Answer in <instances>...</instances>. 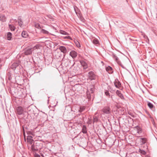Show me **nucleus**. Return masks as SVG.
Masks as SVG:
<instances>
[{
	"mask_svg": "<svg viewBox=\"0 0 157 157\" xmlns=\"http://www.w3.org/2000/svg\"><path fill=\"white\" fill-rule=\"evenodd\" d=\"M112 56L119 65H120L123 68H124V66L121 63L118 57L115 54H113Z\"/></svg>",
	"mask_w": 157,
	"mask_h": 157,
	"instance_id": "obj_1",
	"label": "nucleus"
},
{
	"mask_svg": "<svg viewBox=\"0 0 157 157\" xmlns=\"http://www.w3.org/2000/svg\"><path fill=\"white\" fill-rule=\"evenodd\" d=\"M102 112L106 114H109L111 113V109L108 106L104 107L102 109Z\"/></svg>",
	"mask_w": 157,
	"mask_h": 157,
	"instance_id": "obj_2",
	"label": "nucleus"
},
{
	"mask_svg": "<svg viewBox=\"0 0 157 157\" xmlns=\"http://www.w3.org/2000/svg\"><path fill=\"white\" fill-rule=\"evenodd\" d=\"M33 51L32 48H26L24 50V53L25 55H30L32 54Z\"/></svg>",
	"mask_w": 157,
	"mask_h": 157,
	"instance_id": "obj_3",
	"label": "nucleus"
},
{
	"mask_svg": "<svg viewBox=\"0 0 157 157\" xmlns=\"http://www.w3.org/2000/svg\"><path fill=\"white\" fill-rule=\"evenodd\" d=\"M88 77L89 79L91 80L95 79L96 78L95 75L92 71H90L89 72Z\"/></svg>",
	"mask_w": 157,
	"mask_h": 157,
	"instance_id": "obj_4",
	"label": "nucleus"
},
{
	"mask_svg": "<svg viewBox=\"0 0 157 157\" xmlns=\"http://www.w3.org/2000/svg\"><path fill=\"white\" fill-rule=\"evenodd\" d=\"M17 113L19 115H21L23 113V108L21 106H19L17 107Z\"/></svg>",
	"mask_w": 157,
	"mask_h": 157,
	"instance_id": "obj_5",
	"label": "nucleus"
},
{
	"mask_svg": "<svg viewBox=\"0 0 157 157\" xmlns=\"http://www.w3.org/2000/svg\"><path fill=\"white\" fill-rule=\"evenodd\" d=\"M94 90V86L93 85L90 86L88 88L87 93L88 94V93L89 94H93Z\"/></svg>",
	"mask_w": 157,
	"mask_h": 157,
	"instance_id": "obj_6",
	"label": "nucleus"
},
{
	"mask_svg": "<svg viewBox=\"0 0 157 157\" xmlns=\"http://www.w3.org/2000/svg\"><path fill=\"white\" fill-rule=\"evenodd\" d=\"M59 48L64 55H65L67 53L66 47L64 46H60Z\"/></svg>",
	"mask_w": 157,
	"mask_h": 157,
	"instance_id": "obj_7",
	"label": "nucleus"
},
{
	"mask_svg": "<svg viewBox=\"0 0 157 157\" xmlns=\"http://www.w3.org/2000/svg\"><path fill=\"white\" fill-rule=\"evenodd\" d=\"M77 55V52L74 50L71 51L70 53V55L73 59L76 58Z\"/></svg>",
	"mask_w": 157,
	"mask_h": 157,
	"instance_id": "obj_8",
	"label": "nucleus"
},
{
	"mask_svg": "<svg viewBox=\"0 0 157 157\" xmlns=\"http://www.w3.org/2000/svg\"><path fill=\"white\" fill-rule=\"evenodd\" d=\"M114 84L116 88L120 89V87L121 86V84L118 79H116L115 80Z\"/></svg>",
	"mask_w": 157,
	"mask_h": 157,
	"instance_id": "obj_9",
	"label": "nucleus"
},
{
	"mask_svg": "<svg viewBox=\"0 0 157 157\" xmlns=\"http://www.w3.org/2000/svg\"><path fill=\"white\" fill-rule=\"evenodd\" d=\"M147 141V139L146 138L143 137L140 138V141L141 145L144 144L146 143Z\"/></svg>",
	"mask_w": 157,
	"mask_h": 157,
	"instance_id": "obj_10",
	"label": "nucleus"
},
{
	"mask_svg": "<svg viewBox=\"0 0 157 157\" xmlns=\"http://www.w3.org/2000/svg\"><path fill=\"white\" fill-rule=\"evenodd\" d=\"M81 65L83 66L84 69H86L88 67L87 63L84 61L82 60L80 61Z\"/></svg>",
	"mask_w": 157,
	"mask_h": 157,
	"instance_id": "obj_11",
	"label": "nucleus"
},
{
	"mask_svg": "<svg viewBox=\"0 0 157 157\" xmlns=\"http://www.w3.org/2000/svg\"><path fill=\"white\" fill-rule=\"evenodd\" d=\"M31 149L33 151L34 153L36 152V151H37L38 150L37 147V146L33 144L31 146Z\"/></svg>",
	"mask_w": 157,
	"mask_h": 157,
	"instance_id": "obj_12",
	"label": "nucleus"
},
{
	"mask_svg": "<svg viewBox=\"0 0 157 157\" xmlns=\"http://www.w3.org/2000/svg\"><path fill=\"white\" fill-rule=\"evenodd\" d=\"M117 95L122 99H124V97L123 94L121 93L120 91L119 90H117L116 92Z\"/></svg>",
	"mask_w": 157,
	"mask_h": 157,
	"instance_id": "obj_13",
	"label": "nucleus"
},
{
	"mask_svg": "<svg viewBox=\"0 0 157 157\" xmlns=\"http://www.w3.org/2000/svg\"><path fill=\"white\" fill-rule=\"evenodd\" d=\"M33 137L31 136H28L27 137V140L31 144H32L33 140L32 139Z\"/></svg>",
	"mask_w": 157,
	"mask_h": 157,
	"instance_id": "obj_14",
	"label": "nucleus"
},
{
	"mask_svg": "<svg viewBox=\"0 0 157 157\" xmlns=\"http://www.w3.org/2000/svg\"><path fill=\"white\" fill-rule=\"evenodd\" d=\"M6 17L4 15H0V21L2 22H5L6 21Z\"/></svg>",
	"mask_w": 157,
	"mask_h": 157,
	"instance_id": "obj_15",
	"label": "nucleus"
},
{
	"mask_svg": "<svg viewBox=\"0 0 157 157\" xmlns=\"http://www.w3.org/2000/svg\"><path fill=\"white\" fill-rule=\"evenodd\" d=\"M21 36L24 38H27L28 36V34L26 31H23L22 33Z\"/></svg>",
	"mask_w": 157,
	"mask_h": 157,
	"instance_id": "obj_16",
	"label": "nucleus"
},
{
	"mask_svg": "<svg viewBox=\"0 0 157 157\" xmlns=\"http://www.w3.org/2000/svg\"><path fill=\"white\" fill-rule=\"evenodd\" d=\"M18 23L19 25L21 27H22L23 26V22H22L21 18H18Z\"/></svg>",
	"mask_w": 157,
	"mask_h": 157,
	"instance_id": "obj_17",
	"label": "nucleus"
},
{
	"mask_svg": "<svg viewBox=\"0 0 157 157\" xmlns=\"http://www.w3.org/2000/svg\"><path fill=\"white\" fill-rule=\"evenodd\" d=\"M92 42L94 44H99V41L98 40L95 38H93L92 40Z\"/></svg>",
	"mask_w": 157,
	"mask_h": 157,
	"instance_id": "obj_18",
	"label": "nucleus"
},
{
	"mask_svg": "<svg viewBox=\"0 0 157 157\" xmlns=\"http://www.w3.org/2000/svg\"><path fill=\"white\" fill-rule=\"evenodd\" d=\"M18 66V64L17 63H13L12 66L11 68L13 69H14L16 68Z\"/></svg>",
	"mask_w": 157,
	"mask_h": 157,
	"instance_id": "obj_19",
	"label": "nucleus"
},
{
	"mask_svg": "<svg viewBox=\"0 0 157 157\" xmlns=\"http://www.w3.org/2000/svg\"><path fill=\"white\" fill-rule=\"evenodd\" d=\"M82 132L84 134H86L87 133V130L86 126L85 125H83L82 126Z\"/></svg>",
	"mask_w": 157,
	"mask_h": 157,
	"instance_id": "obj_20",
	"label": "nucleus"
},
{
	"mask_svg": "<svg viewBox=\"0 0 157 157\" xmlns=\"http://www.w3.org/2000/svg\"><path fill=\"white\" fill-rule=\"evenodd\" d=\"M85 108H86L84 106H80V109L78 111V112L80 113H81L84 111Z\"/></svg>",
	"mask_w": 157,
	"mask_h": 157,
	"instance_id": "obj_21",
	"label": "nucleus"
},
{
	"mask_svg": "<svg viewBox=\"0 0 157 157\" xmlns=\"http://www.w3.org/2000/svg\"><path fill=\"white\" fill-rule=\"evenodd\" d=\"M7 37L8 40H10L12 38V33L10 32L8 33Z\"/></svg>",
	"mask_w": 157,
	"mask_h": 157,
	"instance_id": "obj_22",
	"label": "nucleus"
},
{
	"mask_svg": "<svg viewBox=\"0 0 157 157\" xmlns=\"http://www.w3.org/2000/svg\"><path fill=\"white\" fill-rule=\"evenodd\" d=\"M9 28L11 31H14L15 30V26L12 25H9Z\"/></svg>",
	"mask_w": 157,
	"mask_h": 157,
	"instance_id": "obj_23",
	"label": "nucleus"
},
{
	"mask_svg": "<svg viewBox=\"0 0 157 157\" xmlns=\"http://www.w3.org/2000/svg\"><path fill=\"white\" fill-rule=\"evenodd\" d=\"M40 32L42 33H43L44 34H48L49 33V32L48 31H47L44 29H42L41 30Z\"/></svg>",
	"mask_w": 157,
	"mask_h": 157,
	"instance_id": "obj_24",
	"label": "nucleus"
},
{
	"mask_svg": "<svg viewBox=\"0 0 157 157\" xmlns=\"http://www.w3.org/2000/svg\"><path fill=\"white\" fill-rule=\"evenodd\" d=\"M147 105L150 109H152L154 107V105L151 103L148 102Z\"/></svg>",
	"mask_w": 157,
	"mask_h": 157,
	"instance_id": "obj_25",
	"label": "nucleus"
},
{
	"mask_svg": "<svg viewBox=\"0 0 157 157\" xmlns=\"http://www.w3.org/2000/svg\"><path fill=\"white\" fill-rule=\"evenodd\" d=\"M40 46L38 44L34 46L33 47V48H32L33 49V51L34 50H35L36 49H38L39 48Z\"/></svg>",
	"mask_w": 157,
	"mask_h": 157,
	"instance_id": "obj_26",
	"label": "nucleus"
},
{
	"mask_svg": "<svg viewBox=\"0 0 157 157\" xmlns=\"http://www.w3.org/2000/svg\"><path fill=\"white\" fill-rule=\"evenodd\" d=\"M60 33L62 34H63V35H68V33H67V32L64 31H63V30H60Z\"/></svg>",
	"mask_w": 157,
	"mask_h": 157,
	"instance_id": "obj_27",
	"label": "nucleus"
},
{
	"mask_svg": "<svg viewBox=\"0 0 157 157\" xmlns=\"http://www.w3.org/2000/svg\"><path fill=\"white\" fill-rule=\"evenodd\" d=\"M139 152L142 154L143 155H145L146 154V152L144 151V150H141V149H140L139 150Z\"/></svg>",
	"mask_w": 157,
	"mask_h": 157,
	"instance_id": "obj_28",
	"label": "nucleus"
},
{
	"mask_svg": "<svg viewBox=\"0 0 157 157\" xmlns=\"http://www.w3.org/2000/svg\"><path fill=\"white\" fill-rule=\"evenodd\" d=\"M106 69V71H111L112 70V68L110 66L107 67Z\"/></svg>",
	"mask_w": 157,
	"mask_h": 157,
	"instance_id": "obj_29",
	"label": "nucleus"
},
{
	"mask_svg": "<svg viewBox=\"0 0 157 157\" xmlns=\"http://www.w3.org/2000/svg\"><path fill=\"white\" fill-rule=\"evenodd\" d=\"M87 97L89 99H90L91 98V96H92L93 95V94H89V93H88V94L87 93Z\"/></svg>",
	"mask_w": 157,
	"mask_h": 157,
	"instance_id": "obj_30",
	"label": "nucleus"
},
{
	"mask_svg": "<svg viewBox=\"0 0 157 157\" xmlns=\"http://www.w3.org/2000/svg\"><path fill=\"white\" fill-rule=\"evenodd\" d=\"M98 121V118L97 117H93V122H94V123L95 122H97Z\"/></svg>",
	"mask_w": 157,
	"mask_h": 157,
	"instance_id": "obj_31",
	"label": "nucleus"
},
{
	"mask_svg": "<svg viewBox=\"0 0 157 157\" xmlns=\"http://www.w3.org/2000/svg\"><path fill=\"white\" fill-rule=\"evenodd\" d=\"M64 39H68L71 40H72V38L70 37V36H66L64 37Z\"/></svg>",
	"mask_w": 157,
	"mask_h": 157,
	"instance_id": "obj_32",
	"label": "nucleus"
},
{
	"mask_svg": "<svg viewBox=\"0 0 157 157\" xmlns=\"http://www.w3.org/2000/svg\"><path fill=\"white\" fill-rule=\"evenodd\" d=\"M105 94L107 96H110L109 92L108 91H106L105 92Z\"/></svg>",
	"mask_w": 157,
	"mask_h": 157,
	"instance_id": "obj_33",
	"label": "nucleus"
},
{
	"mask_svg": "<svg viewBox=\"0 0 157 157\" xmlns=\"http://www.w3.org/2000/svg\"><path fill=\"white\" fill-rule=\"evenodd\" d=\"M19 0H12V2L14 3H16L19 2Z\"/></svg>",
	"mask_w": 157,
	"mask_h": 157,
	"instance_id": "obj_34",
	"label": "nucleus"
},
{
	"mask_svg": "<svg viewBox=\"0 0 157 157\" xmlns=\"http://www.w3.org/2000/svg\"><path fill=\"white\" fill-rule=\"evenodd\" d=\"M35 26H36V27L38 29H40V28H41V27H40L39 24H36V25Z\"/></svg>",
	"mask_w": 157,
	"mask_h": 157,
	"instance_id": "obj_35",
	"label": "nucleus"
},
{
	"mask_svg": "<svg viewBox=\"0 0 157 157\" xmlns=\"http://www.w3.org/2000/svg\"><path fill=\"white\" fill-rule=\"evenodd\" d=\"M66 49H67V53L71 50V49L69 48L68 46L66 47Z\"/></svg>",
	"mask_w": 157,
	"mask_h": 157,
	"instance_id": "obj_36",
	"label": "nucleus"
},
{
	"mask_svg": "<svg viewBox=\"0 0 157 157\" xmlns=\"http://www.w3.org/2000/svg\"><path fill=\"white\" fill-rule=\"evenodd\" d=\"M35 157H40V156L38 154L35 153Z\"/></svg>",
	"mask_w": 157,
	"mask_h": 157,
	"instance_id": "obj_37",
	"label": "nucleus"
},
{
	"mask_svg": "<svg viewBox=\"0 0 157 157\" xmlns=\"http://www.w3.org/2000/svg\"><path fill=\"white\" fill-rule=\"evenodd\" d=\"M91 119L89 118L88 121V123L89 124H90L91 123Z\"/></svg>",
	"mask_w": 157,
	"mask_h": 157,
	"instance_id": "obj_38",
	"label": "nucleus"
},
{
	"mask_svg": "<svg viewBox=\"0 0 157 157\" xmlns=\"http://www.w3.org/2000/svg\"><path fill=\"white\" fill-rule=\"evenodd\" d=\"M76 45L78 47H80V45L79 43H78V44H76Z\"/></svg>",
	"mask_w": 157,
	"mask_h": 157,
	"instance_id": "obj_39",
	"label": "nucleus"
},
{
	"mask_svg": "<svg viewBox=\"0 0 157 157\" xmlns=\"http://www.w3.org/2000/svg\"><path fill=\"white\" fill-rule=\"evenodd\" d=\"M28 134H30V135H32V133L30 132H29V133H28Z\"/></svg>",
	"mask_w": 157,
	"mask_h": 157,
	"instance_id": "obj_40",
	"label": "nucleus"
},
{
	"mask_svg": "<svg viewBox=\"0 0 157 157\" xmlns=\"http://www.w3.org/2000/svg\"><path fill=\"white\" fill-rule=\"evenodd\" d=\"M11 76H9V80H11Z\"/></svg>",
	"mask_w": 157,
	"mask_h": 157,
	"instance_id": "obj_41",
	"label": "nucleus"
},
{
	"mask_svg": "<svg viewBox=\"0 0 157 157\" xmlns=\"http://www.w3.org/2000/svg\"><path fill=\"white\" fill-rule=\"evenodd\" d=\"M81 21H84V19L83 18L81 19Z\"/></svg>",
	"mask_w": 157,
	"mask_h": 157,
	"instance_id": "obj_42",
	"label": "nucleus"
},
{
	"mask_svg": "<svg viewBox=\"0 0 157 157\" xmlns=\"http://www.w3.org/2000/svg\"><path fill=\"white\" fill-rule=\"evenodd\" d=\"M145 157H150L149 156L147 155Z\"/></svg>",
	"mask_w": 157,
	"mask_h": 157,
	"instance_id": "obj_43",
	"label": "nucleus"
},
{
	"mask_svg": "<svg viewBox=\"0 0 157 157\" xmlns=\"http://www.w3.org/2000/svg\"><path fill=\"white\" fill-rule=\"evenodd\" d=\"M2 60L1 59H0V63L2 62Z\"/></svg>",
	"mask_w": 157,
	"mask_h": 157,
	"instance_id": "obj_44",
	"label": "nucleus"
},
{
	"mask_svg": "<svg viewBox=\"0 0 157 157\" xmlns=\"http://www.w3.org/2000/svg\"><path fill=\"white\" fill-rule=\"evenodd\" d=\"M50 17H51L50 18H51L52 17V16H50Z\"/></svg>",
	"mask_w": 157,
	"mask_h": 157,
	"instance_id": "obj_45",
	"label": "nucleus"
},
{
	"mask_svg": "<svg viewBox=\"0 0 157 157\" xmlns=\"http://www.w3.org/2000/svg\"><path fill=\"white\" fill-rule=\"evenodd\" d=\"M50 17H51L50 18H51L52 17V16H50Z\"/></svg>",
	"mask_w": 157,
	"mask_h": 157,
	"instance_id": "obj_46",
	"label": "nucleus"
},
{
	"mask_svg": "<svg viewBox=\"0 0 157 157\" xmlns=\"http://www.w3.org/2000/svg\"><path fill=\"white\" fill-rule=\"evenodd\" d=\"M23 157H25V156H23Z\"/></svg>",
	"mask_w": 157,
	"mask_h": 157,
	"instance_id": "obj_47",
	"label": "nucleus"
}]
</instances>
